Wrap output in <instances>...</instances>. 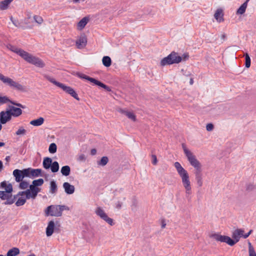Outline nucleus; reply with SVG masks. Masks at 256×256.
<instances>
[{"mask_svg":"<svg viewBox=\"0 0 256 256\" xmlns=\"http://www.w3.org/2000/svg\"><path fill=\"white\" fill-rule=\"evenodd\" d=\"M95 213L110 225L113 226L114 224L113 220L108 216L101 207H98L95 210Z\"/></svg>","mask_w":256,"mask_h":256,"instance_id":"9","label":"nucleus"},{"mask_svg":"<svg viewBox=\"0 0 256 256\" xmlns=\"http://www.w3.org/2000/svg\"><path fill=\"white\" fill-rule=\"evenodd\" d=\"M4 143L3 142H0V146H4Z\"/></svg>","mask_w":256,"mask_h":256,"instance_id":"60","label":"nucleus"},{"mask_svg":"<svg viewBox=\"0 0 256 256\" xmlns=\"http://www.w3.org/2000/svg\"><path fill=\"white\" fill-rule=\"evenodd\" d=\"M5 192L8 194L11 193L12 192V186L11 184H8L5 188Z\"/></svg>","mask_w":256,"mask_h":256,"instance_id":"44","label":"nucleus"},{"mask_svg":"<svg viewBox=\"0 0 256 256\" xmlns=\"http://www.w3.org/2000/svg\"><path fill=\"white\" fill-rule=\"evenodd\" d=\"M63 187L65 192L68 194H72L74 192V186L71 185L68 182H65L63 184Z\"/></svg>","mask_w":256,"mask_h":256,"instance_id":"18","label":"nucleus"},{"mask_svg":"<svg viewBox=\"0 0 256 256\" xmlns=\"http://www.w3.org/2000/svg\"><path fill=\"white\" fill-rule=\"evenodd\" d=\"M166 226V224L164 222H163L162 224V228H164Z\"/></svg>","mask_w":256,"mask_h":256,"instance_id":"59","label":"nucleus"},{"mask_svg":"<svg viewBox=\"0 0 256 256\" xmlns=\"http://www.w3.org/2000/svg\"><path fill=\"white\" fill-rule=\"evenodd\" d=\"M50 192L52 194H55L57 191V186L54 181H51L50 183Z\"/></svg>","mask_w":256,"mask_h":256,"instance_id":"33","label":"nucleus"},{"mask_svg":"<svg viewBox=\"0 0 256 256\" xmlns=\"http://www.w3.org/2000/svg\"><path fill=\"white\" fill-rule=\"evenodd\" d=\"M246 62L245 66L246 68H248L250 66V58L248 53L244 54Z\"/></svg>","mask_w":256,"mask_h":256,"instance_id":"39","label":"nucleus"},{"mask_svg":"<svg viewBox=\"0 0 256 256\" xmlns=\"http://www.w3.org/2000/svg\"><path fill=\"white\" fill-rule=\"evenodd\" d=\"M12 0H4L0 2V10H4L8 8Z\"/></svg>","mask_w":256,"mask_h":256,"instance_id":"28","label":"nucleus"},{"mask_svg":"<svg viewBox=\"0 0 256 256\" xmlns=\"http://www.w3.org/2000/svg\"><path fill=\"white\" fill-rule=\"evenodd\" d=\"M18 196L19 198H18L17 201L16 202V205L17 206H23L26 203V200L27 199L26 198L25 194L18 195V192L16 195L14 196V198H16Z\"/></svg>","mask_w":256,"mask_h":256,"instance_id":"16","label":"nucleus"},{"mask_svg":"<svg viewBox=\"0 0 256 256\" xmlns=\"http://www.w3.org/2000/svg\"><path fill=\"white\" fill-rule=\"evenodd\" d=\"M46 78L50 82L52 83L54 85L62 88L64 92H66L67 94H70L74 98L78 100H80V98L78 96V94L75 92V90L71 87L66 86L65 84L58 82L55 80L54 78H52L50 76H46Z\"/></svg>","mask_w":256,"mask_h":256,"instance_id":"4","label":"nucleus"},{"mask_svg":"<svg viewBox=\"0 0 256 256\" xmlns=\"http://www.w3.org/2000/svg\"><path fill=\"white\" fill-rule=\"evenodd\" d=\"M86 44L87 38L84 34H81L78 39L76 42V46L79 49H82L84 48Z\"/></svg>","mask_w":256,"mask_h":256,"instance_id":"13","label":"nucleus"},{"mask_svg":"<svg viewBox=\"0 0 256 256\" xmlns=\"http://www.w3.org/2000/svg\"><path fill=\"white\" fill-rule=\"evenodd\" d=\"M60 172L63 176H68L70 174V168L68 166H64L62 168Z\"/></svg>","mask_w":256,"mask_h":256,"instance_id":"31","label":"nucleus"},{"mask_svg":"<svg viewBox=\"0 0 256 256\" xmlns=\"http://www.w3.org/2000/svg\"><path fill=\"white\" fill-rule=\"evenodd\" d=\"M10 156H6L5 160L7 162H8L10 160Z\"/></svg>","mask_w":256,"mask_h":256,"instance_id":"57","label":"nucleus"},{"mask_svg":"<svg viewBox=\"0 0 256 256\" xmlns=\"http://www.w3.org/2000/svg\"><path fill=\"white\" fill-rule=\"evenodd\" d=\"M34 21L38 24H41L43 22L42 18L39 16H36V15L34 16Z\"/></svg>","mask_w":256,"mask_h":256,"instance_id":"43","label":"nucleus"},{"mask_svg":"<svg viewBox=\"0 0 256 256\" xmlns=\"http://www.w3.org/2000/svg\"><path fill=\"white\" fill-rule=\"evenodd\" d=\"M249 0H246L243 4L240 6V7L236 11L237 14H242L245 12L248 6V2Z\"/></svg>","mask_w":256,"mask_h":256,"instance_id":"26","label":"nucleus"},{"mask_svg":"<svg viewBox=\"0 0 256 256\" xmlns=\"http://www.w3.org/2000/svg\"><path fill=\"white\" fill-rule=\"evenodd\" d=\"M214 126L213 124L210 123L206 124V130L208 132L212 131L214 130Z\"/></svg>","mask_w":256,"mask_h":256,"instance_id":"45","label":"nucleus"},{"mask_svg":"<svg viewBox=\"0 0 256 256\" xmlns=\"http://www.w3.org/2000/svg\"><path fill=\"white\" fill-rule=\"evenodd\" d=\"M52 163V160L50 158L46 157L44 158L42 166L46 169H49Z\"/></svg>","mask_w":256,"mask_h":256,"instance_id":"24","label":"nucleus"},{"mask_svg":"<svg viewBox=\"0 0 256 256\" xmlns=\"http://www.w3.org/2000/svg\"><path fill=\"white\" fill-rule=\"evenodd\" d=\"M86 156L84 154H82L79 156L78 158V160L80 162H83L86 160Z\"/></svg>","mask_w":256,"mask_h":256,"instance_id":"47","label":"nucleus"},{"mask_svg":"<svg viewBox=\"0 0 256 256\" xmlns=\"http://www.w3.org/2000/svg\"><path fill=\"white\" fill-rule=\"evenodd\" d=\"M19 188L22 190H26L28 188L29 184L28 182L22 180L20 182Z\"/></svg>","mask_w":256,"mask_h":256,"instance_id":"36","label":"nucleus"},{"mask_svg":"<svg viewBox=\"0 0 256 256\" xmlns=\"http://www.w3.org/2000/svg\"><path fill=\"white\" fill-rule=\"evenodd\" d=\"M96 153V150L95 148H93L90 151V154L92 155H95Z\"/></svg>","mask_w":256,"mask_h":256,"instance_id":"55","label":"nucleus"},{"mask_svg":"<svg viewBox=\"0 0 256 256\" xmlns=\"http://www.w3.org/2000/svg\"><path fill=\"white\" fill-rule=\"evenodd\" d=\"M249 256H256V252L254 247L250 242H248Z\"/></svg>","mask_w":256,"mask_h":256,"instance_id":"35","label":"nucleus"},{"mask_svg":"<svg viewBox=\"0 0 256 256\" xmlns=\"http://www.w3.org/2000/svg\"><path fill=\"white\" fill-rule=\"evenodd\" d=\"M10 102L12 104L18 106L20 108H24L25 106L22 105L21 104L17 103L15 102L10 100L8 97L6 96H0V104H4L7 102Z\"/></svg>","mask_w":256,"mask_h":256,"instance_id":"15","label":"nucleus"},{"mask_svg":"<svg viewBox=\"0 0 256 256\" xmlns=\"http://www.w3.org/2000/svg\"><path fill=\"white\" fill-rule=\"evenodd\" d=\"M252 230H250L248 232L247 234H243V236H242V237H243L244 238H247L248 237V236L252 234Z\"/></svg>","mask_w":256,"mask_h":256,"instance_id":"51","label":"nucleus"},{"mask_svg":"<svg viewBox=\"0 0 256 256\" xmlns=\"http://www.w3.org/2000/svg\"><path fill=\"white\" fill-rule=\"evenodd\" d=\"M76 74L80 78L86 80L90 81V82L94 84L95 85L100 86L104 88V89H105L108 92L110 91V89L108 86H107L106 85L104 84L101 82H100L96 80L95 78H90L84 74L80 73V72H77Z\"/></svg>","mask_w":256,"mask_h":256,"instance_id":"8","label":"nucleus"},{"mask_svg":"<svg viewBox=\"0 0 256 256\" xmlns=\"http://www.w3.org/2000/svg\"><path fill=\"white\" fill-rule=\"evenodd\" d=\"M190 84L192 85L194 84V80H193V78H191L190 79Z\"/></svg>","mask_w":256,"mask_h":256,"instance_id":"58","label":"nucleus"},{"mask_svg":"<svg viewBox=\"0 0 256 256\" xmlns=\"http://www.w3.org/2000/svg\"><path fill=\"white\" fill-rule=\"evenodd\" d=\"M44 122V118L42 117H40L38 118L31 120L30 124L34 126H38L42 125Z\"/></svg>","mask_w":256,"mask_h":256,"instance_id":"25","label":"nucleus"},{"mask_svg":"<svg viewBox=\"0 0 256 256\" xmlns=\"http://www.w3.org/2000/svg\"><path fill=\"white\" fill-rule=\"evenodd\" d=\"M9 194L5 191L0 190V198L2 200H5L8 198Z\"/></svg>","mask_w":256,"mask_h":256,"instance_id":"41","label":"nucleus"},{"mask_svg":"<svg viewBox=\"0 0 256 256\" xmlns=\"http://www.w3.org/2000/svg\"><path fill=\"white\" fill-rule=\"evenodd\" d=\"M122 202H118L116 204V207L118 209H120L122 206Z\"/></svg>","mask_w":256,"mask_h":256,"instance_id":"52","label":"nucleus"},{"mask_svg":"<svg viewBox=\"0 0 256 256\" xmlns=\"http://www.w3.org/2000/svg\"><path fill=\"white\" fill-rule=\"evenodd\" d=\"M108 158L104 156L102 157L100 161L98 162V164L101 166H104L108 164Z\"/></svg>","mask_w":256,"mask_h":256,"instance_id":"34","label":"nucleus"},{"mask_svg":"<svg viewBox=\"0 0 256 256\" xmlns=\"http://www.w3.org/2000/svg\"><path fill=\"white\" fill-rule=\"evenodd\" d=\"M10 197H11V196H9L8 198V199H6L7 200L6 202V204H10L14 202V200L16 198H11Z\"/></svg>","mask_w":256,"mask_h":256,"instance_id":"46","label":"nucleus"},{"mask_svg":"<svg viewBox=\"0 0 256 256\" xmlns=\"http://www.w3.org/2000/svg\"><path fill=\"white\" fill-rule=\"evenodd\" d=\"M54 223L53 221H50L48 222V226L46 228V234L48 236H50L52 235L54 232Z\"/></svg>","mask_w":256,"mask_h":256,"instance_id":"20","label":"nucleus"},{"mask_svg":"<svg viewBox=\"0 0 256 256\" xmlns=\"http://www.w3.org/2000/svg\"><path fill=\"white\" fill-rule=\"evenodd\" d=\"M182 148L190 165L196 169V170L201 169V164L194 154L184 144H182Z\"/></svg>","mask_w":256,"mask_h":256,"instance_id":"5","label":"nucleus"},{"mask_svg":"<svg viewBox=\"0 0 256 256\" xmlns=\"http://www.w3.org/2000/svg\"><path fill=\"white\" fill-rule=\"evenodd\" d=\"M2 124L0 122V130H2Z\"/></svg>","mask_w":256,"mask_h":256,"instance_id":"63","label":"nucleus"},{"mask_svg":"<svg viewBox=\"0 0 256 256\" xmlns=\"http://www.w3.org/2000/svg\"><path fill=\"white\" fill-rule=\"evenodd\" d=\"M44 181L42 178H39L38 180H33L32 184L37 187L41 186L44 184Z\"/></svg>","mask_w":256,"mask_h":256,"instance_id":"40","label":"nucleus"},{"mask_svg":"<svg viewBox=\"0 0 256 256\" xmlns=\"http://www.w3.org/2000/svg\"><path fill=\"white\" fill-rule=\"evenodd\" d=\"M50 168L52 172H57L59 170L58 163L56 161L52 162Z\"/></svg>","mask_w":256,"mask_h":256,"instance_id":"32","label":"nucleus"},{"mask_svg":"<svg viewBox=\"0 0 256 256\" xmlns=\"http://www.w3.org/2000/svg\"><path fill=\"white\" fill-rule=\"evenodd\" d=\"M174 166L178 174L181 178L183 186L186 190V196L188 197L192 194V187L188 174L180 162H174Z\"/></svg>","mask_w":256,"mask_h":256,"instance_id":"3","label":"nucleus"},{"mask_svg":"<svg viewBox=\"0 0 256 256\" xmlns=\"http://www.w3.org/2000/svg\"><path fill=\"white\" fill-rule=\"evenodd\" d=\"M243 233H244V230L242 229L235 230L232 234V238L234 240L228 236H222L216 233L212 234L210 237L216 241L226 242L230 246H233L239 241L240 238L243 236Z\"/></svg>","mask_w":256,"mask_h":256,"instance_id":"2","label":"nucleus"},{"mask_svg":"<svg viewBox=\"0 0 256 256\" xmlns=\"http://www.w3.org/2000/svg\"><path fill=\"white\" fill-rule=\"evenodd\" d=\"M57 150V146L56 144L52 143L50 144L48 148V151L51 154H54L56 152Z\"/></svg>","mask_w":256,"mask_h":256,"instance_id":"37","label":"nucleus"},{"mask_svg":"<svg viewBox=\"0 0 256 256\" xmlns=\"http://www.w3.org/2000/svg\"><path fill=\"white\" fill-rule=\"evenodd\" d=\"M12 174L15 178V180L18 182H20L23 180L24 178L27 177L28 172L26 168L22 170L16 169L13 171Z\"/></svg>","mask_w":256,"mask_h":256,"instance_id":"11","label":"nucleus"},{"mask_svg":"<svg viewBox=\"0 0 256 256\" xmlns=\"http://www.w3.org/2000/svg\"><path fill=\"white\" fill-rule=\"evenodd\" d=\"M30 189H27L25 191L19 192L18 195L25 194L26 198L34 199L37 196L38 194L40 192V188L36 187L34 184L29 185Z\"/></svg>","mask_w":256,"mask_h":256,"instance_id":"7","label":"nucleus"},{"mask_svg":"<svg viewBox=\"0 0 256 256\" xmlns=\"http://www.w3.org/2000/svg\"><path fill=\"white\" fill-rule=\"evenodd\" d=\"M12 19H13V18H12V17H11V18H10V20H12V23H13L15 26H16V23H15V22H14Z\"/></svg>","mask_w":256,"mask_h":256,"instance_id":"61","label":"nucleus"},{"mask_svg":"<svg viewBox=\"0 0 256 256\" xmlns=\"http://www.w3.org/2000/svg\"><path fill=\"white\" fill-rule=\"evenodd\" d=\"M223 16V12L222 9H218L214 14V18L219 22L224 21Z\"/></svg>","mask_w":256,"mask_h":256,"instance_id":"21","label":"nucleus"},{"mask_svg":"<svg viewBox=\"0 0 256 256\" xmlns=\"http://www.w3.org/2000/svg\"><path fill=\"white\" fill-rule=\"evenodd\" d=\"M196 179L197 184L199 186H202V176L201 174V169L196 170L194 172Z\"/></svg>","mask_w":256,"mask_h":256,"instance_id":"22","label":"nucleus"},{"mask_svg":"<svg viewBox=\"0 0 256 256\" xmlns=\"http://www.w3.org/2000/svg\"><path fill=\"white\" fill-rule=\"evenodd\" d=\"M7 182L6 181L2 182L0 184V186L2 188H5L7 186Z\"/></svg>","mask_w":256,"mask_h":256,"instance_id":"53","label":"nucleus"},{"mask_svg":"<svg viewBox=\"0 0 256 256\" xmlns=\"http://www.w3.org/2000/svg\"><path fill=\"white\" fill-rule=\"evenodd\" d=\"M3 168V164L1 160H0V172L2 170Z\"/></svg>","mask_w":256,"mask_h":256,"instance_id":"56","label":"nucleus"},{"mask_svg":"<svg viewBox=\"0 0 256 256\" xmlns=\"http://www.w3.org/2000/svg\"><path fill=\"white\" fill-rule=\"evenodd\" d=\"M47 216L50 215L54 216H60L62 214L59 206H48L46 210Z\"/></svg>","mask_w":256,"mask_h":256,"instance_id":"10","label":"nucleus"},{"mask_svg":"<svg viewBox=\"0 0 256 256\" xmlns=\"http://www.w3.org/2000/svg\"><path fill=\"white\" fill-rule=\"evenodd\" d=\"M89 19L87 17L83 18L77 24L78 28L79 30H82L88 24Z\"/></svg>","mask_w":256,"mask_h":256,"instance_id":"23","label":"nucleus"},{"mask_svg":"<svg viewBox=\"0 0 256 256\" xmlns=\"http://www.w3.org/2000/svg\"><path fill=\"white\" fill-rule=\"evenodd\" d=\"M10 110H8V111H10V114L12 116H18L22 114V110L19 108H16L14 106H9Z\"/></svg>","mask_w":256,"mask_h":256,"instance_id":"17","label":"nucleus"},{"mask_svg":"<svg viewBox=\"0 0 256 256\" xmlns=\"http://www.w3.org/2000/svg\"><path fill=\"white\" fill-rule=\"evenodd\" d=\"M19 254V249L17 248H13L8 252L6 256H16Z\"/></svg>","mask_w":256,"mask_h":256,"instance_id":"29","label":"nucleus"},{"mask_svg":"<svg viewBox=\"0 0 256 256\" xmlns=\"http://www.w3.org/2000/svg\"><path fill=\"white\" fill-rule=\"evenodd\" d=\"M80 0H73L74 2H79Z\"/></svg>","mask_w":256,"mask_h":256,"instance_id":"62","label":"nucleus"},{"mask_svg":"<svg viewBox=\"0 0 256 256\" xmlns=\"http://www.w3.org/2000/svg\"><path fill=\"white\" fill-rule=\"evenodd\" d=\"M102 62L104 66L106 67H109L112 64V60L108 56H104L102 59Z\"/></svg>","mask_w":256,"mask_h":256,"instance_id":"30","label":"nucleus"},{"mask_svg":"<svg viewBox=\"0 0 256 256\" xmlns=\"http://www.w3.org/2000/svg\"><path fill=\"white\" fill-rule=\"evenodd\" d=\"M58 206H59V208H60V210H61L62 213V211H64V210H69L68 208L66 206H60V205H58Z\"/></svg>","mask_w":256,"mask_h":256,"instance_id":"50","label":"nucleus"},{"mask_svg":"<svg viewBox=\"0 0 256 256\" xmlns=\"http://www.w3.org/2000/svg\"><path fill=\"white\" fill-rule=\"evenodd\" d=\"M182 60V58L178 56V53L172 52L166 57L162 58L160 61V66H165L174 64H178Z\"/></svg>","mask_w":256,"mask_h":256,"instance_id":"6","label":"nucleus"},{"mask_svg":"<svg viewBox=\"0 0 256 256\" xmlns=\"http://www.w3.org/2000/svg\"><path fill=\"white\" fill-rule=\"evenodd\" d=\"M0 256H3V255H2V254H0Z\"/></svg>","mask_w":256,"mask_h":256,"instance_id":"64","label":"nucleus"},{"mask_svg":"<svg viewBox=\"0 0 256 256\" xmlns=\"http://www.w3.org/2000/svg\"><path fill=\"white\" fill-rule=\"evenodd\" d=\"M0 80H2L4 84L8 85V86H10V87L12 86L14 82L12 78H10L0 73Z\"/></svg>","mask_w":256,"mask_h":256,"instance_id":"19","label":"nucleus"},{"mask_svg":"<svg viewBox=\"0 0 256 256\" xmlns=\"http://www.w3.org/2000/svg\"><path fill=\"white\" fill-rule=\"evenodd\" d=\"M128 118L130 119L134 122H136V115L132 112L128 111L126 112V115Z\"/></svg>","mask_w":256,"mask_h":256,"instance_id":"38","label":"nucleus"},{"mask_svg":"<svg viewBox=\"0 0 256 256\" xmlns=\"http://www.w3.org/2000/svg\"><path fill=\"white\" fill-rule=\"evenodd\" d=\"M152 163L154 165H156L157 164V158L156 155H152Z\"/></svg>","mask_w":256,"mask_h":256,"instance_id":"48","label":"nucleus"},{"mask_svg":"<svg viewBox=\"0 0 256 256\" xmlns=\"http://www.w3.org/2000/svg\"><path fill=\"white\" fill-rule=\"evenodd\" d=\"M182 60H187L188 58V54H184L182 56Z\"/></svg>","mask_w":256,"mask_h":256,"instance_id":"54","label":"nucleus"},{"mask_svg":"<svg viewBox=\"0 0 256 256\" xmlns=\"http://www.w3.org/2000/svg\"><path fill=\"white\" fill-rule=\"evenodd\" d=\"M26 133V130L24 128L22 127H20L19 129L16 132V134L17 136L19 135H24Z\"/></svg>","mask_w":256,"mask_h":256,"instance_id":"42","label":"nucleus"},{"mask_svg":"<svg viewBox=\"0 0 256 256\" xmlns=\"http://www.w3.org/2000/svg\"><path fill=\"white\" fill-rule=\"evenodd\" d=\"M117 111L122 114L126 115V114L128 112V110H126V109H122L121 108H118L117 109Z\"/></svg>","mask_w":256,"mask_h":256,"instance_id":"49","label":"nucleus"},{"mask_svg":"<svg viewBox=\"0 0 256 256\" xmlns=\"http://www.w3.org/2000/svg\"><path fill=\"white\" fill-rule=\"evenodd\" d=\"M12 88H15L16 90L20 92H26V88L24 86L22 85L20 83L14 81Z\"/></svg>","mask_w":256,"mask_h":256,"instance_id":"27","label":"nucleus"},{"mask_svg":"<svg viewBox=\"0 0 256 256\" xmlns=\"http://www.w3.org/2000/svg\"><path fill=\"white\" fill-rule=\"evenodd\" d=\"M26 170L28 172L27 177L28 178H33L38 176H41V172H42L41 169H33L29 168H26Z\"/></svg>","mask_w":256,"mask_h":256,"instance_id":"14","label":"nucleus"},{"mask_svg":"<svg viewBox=\"0 0 256 256\" xmlns=\"http://www.w3.org/2000/svg\"><path fill=\"white\" fill-rule=\"evenodd\" d=\"M8 48L12 52L20 56L26 62L30 64L42 68L45 66L44 63L41 59L32 55L21 48H18L16 46L11 44H9L8 46Z\"/></svg>","mask_w":256,"mask_h":256,"instance_id":"1","label":"nucleus"},{"mask_svg":"<svg viewBox=\"0 0 256 256\" xmlns=\"http://www.w3.org/2000/svg\"><path fill=\"white\" fill-rule=\"evenodd\" d=\"M12 118V116L10 111H2L0 112V122L4 124L10 121Z\"/></svg>","mask_w":256,"mask_h":256,"instance_id":"12","label":"nucleus"}]
</instances>
